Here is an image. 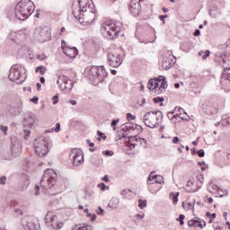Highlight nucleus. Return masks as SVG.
<instances>
[{"label":"nucleus","mask_w":230,"mask_h":230,"mask_svg":"<svg viewBox=\"0 0 230 230\" xmlns=\"http://www.w3.org/2000/svg\"><path fill=\"white\" fill-rule=\"evenodd\" d=\"M35 12V4L31 0H22L14 8V15L18 21H26Z\"/></svg>","instance_id":"obj_1"},{"label":"nucleus","mask_w":230,"mask_h":230,"mask_svg":"<svg viewBox=\"0 0 230 230\" xmlns=\"http://www.w3.org/2000/svg\"><path fill=\"white\" fill-rule=\"evenodd\" d=\"M87 78L93 84V85H98L103 84L107 80L109 73L105 70L103 66H93L86 68Z\"/></svg>","instance_id":"obj_2"},{"label":"nucleus","mask_w":230,"mask_h":230,"mask_svg":"<svg viewBox=\"0 0 230 230\" xmlns=\"http://www.w3.org/2000/svg\"><path fill=\"white\" fill-rule=\"evenodd\" d=\"M123 30V24L121 22H105L102 25V35L106 37L109 40H112L116 39V37H119V33Z\"/></svg>","instance_id":"obj_3"},{"label":"nucleus","mask_w":230,"mask_h":230,"mask_svg":"<svg viewBox=\"0 0 230 230\" xmlns=\"http://www.w3.org/2000/svg\"><path fill=\"white\" fill-rule=\"evenodd\" d=\"M78 8H74L72 13L75 19H84L86 22H93L94 19H96V13L90 10L89 5L86 3L82 2V0H78Z\"/></svg>","instance_id":"obj_4"},{"label":"nucleus","mask_w":230,"mask_h":230,"mask_svg":"<svg viewBox=\"0 0 230 230\" xmlns=\"http://www.w3.org/2000/svg\"><path fill=\"white\" fill-rule=\"evenodd\" d=\"M8 78L11 82H14L18 85H22L26 82V78H28V74L26 73V67L22 65H13Z\"/></svg>","instance_id":"obj_5"},{"label":"nucleus","mask_w":230,"mask_h":230,"mask_svg":"<svg viewBox=\"0 0 230 230\" xmlns=\"http://www.w3.org/2000/svg\"><path fill=\"white\" fill-rule=\"evenodd\" d=\"M168 88L166 77L160 75L158 78L150 79L147 84V89L154 94H163Z\"/></svg>","instance_id":"obj_6"},{"label":"nucleus","mask_w":230,"mask_h":230,"mask_svg":"<svg viewBox=\"0 0 230 230\" xmlns=\"http://www.w3.org/2000/svg\"><path fill=\"white\" fill-rule=\"evenodd\" d=\"M51 141L48 137H39L34 140V148L39 157H46L49 154Z\"/></svg>","instance_id":"obj_7"},{"label":"nucleus","mask_w":230,"mask_h":230,"mask_svg":"<svg viewBox=\"0 0 230 230\" xmlns=\"http://www.w3.org/2000/svg\"><path fill=\"white\" fill-rule=\"evenodd\" d=\"M144 124L149 128H156L163 122V112L161 111H149L144 115Z\"/></svg>","instance_id":"obj_8"},{"label":"nucleus","mask_w":230,"mask_h":230,"mask_svg":"<svg viewBox=\"0 0 230 230\" xmlns=\"http://www.w3.org/2000/svg\"><path fill=\"white\" fill-rule=\"evenodd\" d=\"M57 172L53 169H47L44 172L43 177L40 181V186L43 190H50L57 184Z\"/></svg>","instance_id":"obj_9"},{"label":"nucleus","mask_w":230,"mask_h":230,"mask_svg":"<svg viewBox=\"0 0 230 230\" xmlns=\"http://www.w3.org/2000/svg\"><path fill=\"white\" fill-rule=\"evenodd\" d=\"M45 222L50 224L52 229L58 230L64 227V222L60 220L58 215L55 212L49 211L45 217Z\"/></svg>","instance_id":"obj_10"},{"label":"nucleus","mask_w":230,"mask_h":230,"mask_svg":"<svg viewBox=\"0 0 230 230\" xmlns=\"http://www.w3.org/2000/svg\"><path fill=\"white\" fill-rule=\"evenodd\" d=\"M34 37L39 42L51 40V30L49 27H38L34 31Z\"/></svg>","instance_id":"obj_11"},{"label":"nucleus","mask_w":230,"mask_h":230,"mask_svg":"<svg viewBox=\"0 0 230 230\" xmlns=\"http://www.w3.org/2000/svg\"><path fill=\"white\" fill-rule=\"evenodd\" d=\"M57 84L60 91H66V93H69V91L73 89V81L66 75H59L58 77Z\"/></svg>","instance_id":"obj_12"},{"label":"nucleus","mask_w":230,"mask_h":230,"mask_svg":"<svg viewBox=\"0 0 230 230\" xmlns=\"http://www.w3.org/2000/svg\"><path fill=\"white\" fill-rule=\"evenodd\" d=\"M70 161L73 163V166H80L84 163V151L81 149H73L69 155Z\"/></svg>","instance_id":"obj_13"},{"label":"nucleus","mask_w":230,"mask_h":230,"mask_svg":"<svg viewBox=\"0 0 230 230\" xmlns=\"http://www.w3.org/2000/svg\"><path fill=\"white\" fill-rule=\"evenodd\" d=\"M7 111L11 116H19L22 112V100L17 99L15 102L8 107Z\"/></svg>","instance_id":"obj_14"},{"label":"nucleus","mask_w":230,"mask_h":230,"mask_svg":"<svg viewBox=\"0 0 230 230\" xmlns=\"http://www.w3.org/2000/svg\"><path fill=\"white\" fill-rule=\"evenodd\" d=\"M22 226L25 230H40V226L37 225V221L31 217H25L22 219Z\"/></svg>","instance_id":"obj_15"},{"label":"nucleus","mask_w":230,"mask_h":230,"mask_svg":"<svg viewBox=\"0 0 230 230\" xmlns=\"http://www.w3.org/2000/svg\"><path fill=\"white\" fill-rule=\"evenodd\" d=\"M129 10L134 17H137L141 13V0H131Z\"/></svg>","instance_id":"obj_16"},{"label":"nucleus","mask_w":230,"mask_h":230,"mask_svg":"<svg viewBox=\"0 0 230 230\" xmlns=\"http://www.w3.org/2000/svg\"><path fill=\"white\" fill-rule=\"evenodd\" d=\"M64 46H66V41L62 40L61 48L66 57H69L70 58H76V57H78V49L76 48L73 47L65 49Z\"/></svg>","instance_id":"obj_17"},{"label":"nucleus","mask_w":230,"mask_h":230,"mask_svg":"<svg viewBox=\"0 0 230 230\" xmlns=\"http://www.w3.org/2000/svg\"><path fill=\"white\" fill-rule=\"evenodd\" d=\"M157 175H154V172H151L147 178V188L148 190L150 191V193H152L153 195H155V193H157L159 191V190H161V188H157V190H154V184H155V177Z\"/></svg>","instance_id":"obj_18"},{"label":"nucleus","mask_w":230,"mask_h":230,"mask_svg":"<svg viewBox=\"0 0 230 230\" xmlns=\"http://www.w3.org/2000/svg\"><path fill=\"white\" fill-rule=\"evenodd\" d=\"M189 227H199L200 229H204L206 227V221L200 218H194L188 221Z\"/></svg>","instance_id":"obj_19"},{"label":"nucleus","mask_w":230,"mask_h":230,"mask_svg":"<svg viewBox=\"0 0 230 230\" xmlns=\"http://www.w3.org/2000/svg\"><path fill=\"white\" fill-rule=\"evenodd\" d=\"M18 55L22 58H33V52L28 47H22L18 51Z\"/></svg>","instance_id":"obj_20"},{"label":"nucleus","mask_w":230,"mask_h":230,"mask_svg":"<svg viewBox=\"0 0 230 230\" xmlns=\"http://www.w3.org/2000/svg\"><path fill=\"white\" fill-rule=\"evenodd\" d=\"M35 125V114L29 113L25 116L23 119V126L31 128Z\"/></svg>","instance_id":"obj_21"},{"label":"nucleus","mask_w":230,"mask_h":230,"mask_svg":"<svg viewBox=\"0 0 230 230\" xmlns=\"http://www.w3.org/2000/svg\"><path fill=\"white\" fill-rule=\"evenodd\" d=\"M11 150L14 157H19V155H21L22 152V146H21V143L18 141L12 145Z\"/></svg>","instance_id":"obj_22"},{"label":"nucleus","mask_w":230,"mask_h":230,"mask_svg":"<svg viewBox=\"0 0 230 230\" xmlns=\"http://www.w3.org/2000/svg\"><path fill=\"white\" fill-rule=\"evenodd\" d=\"M176 60L177 59H175L173 61V59H172V58L163 59V61H162L163 69H165V70L171 69L175 65Z\"/></svg>","instance_id":"obj_23"},{"label":"nucleus","mask_w":230,"mask_h":230,"mask_svg":"<svg viewBox=\"0 0 230 230\" xmlns=\"http://www.w3.org/2000/svg\"><path fill=\"white\" fill-rule=\"evenodd\" d=\"M108 208H111V209H118V208H119V198L112 197L109 201Z\"/></svg>","instance_id":"obj_24"},{"label":"nucleus","mask_w":230,"mask_h":230,"mask_svg":"<svg viewBox=\"0 0 230 230\" xmlns=\"http://www.w3.org/2000/svg\"><path fill=\"white\" fill-rule=\"evenodd\" d=\"M108 64L111 67H119L123 64V59L121 58H110L108 59Z\"/></svg>","instance_id":"obj_25"},{"label":"nucleus","mask_w":230,"mask_h":230,"mask_svg":"<svg viewBox=\"0 0 230 230\" xmlns=\"http://www.w3.org/2000/svg\"><path fill=\"white\" fill-rule=\"evenodd\" d=\"M129 141H131V143L133 141H137L139 143L140 146H143V148H146V139L145 138H141V137H129Z\"/></svg>","instance_id":"obj_26"},{"label":"nucleus","mask_w":230,"mask_h":230,"mask_svg":"<svg viewBox=\"0 0 230 230\" xmlns=\"http://www.w3.org/2000/svg\"><path fill=\"white\" fill-rule=\"evenodd\" d=\"M133 128L134 124L132 122H128L121 126V130H123V132H130Z\"/></svg>","instance_id":"obj_27"},{"label":"nucleus","mask_w":230,"mask_h":230,"mask_svg":"<svg viewBox=\"0 0 230 230\" xmlns=\"http://www.w3.org/2000/svg\"><path fill=\"white\" fill-rule=\"evenodd\" d=\"M139 142L138 141H130V137H128V140L126 144V146L128 148H129V150H134V148H136V146H138Z\"/></svg>","instance_id":"obj_28"},{"label":"nucleus","mask_w":230,"mask_h":230,"mask_svg":"<svg viewBox=\"0 0 230 230\" xmlns=\"http://www.w3.org/2000/svg\"><path fill=\"white\" fill-rule=\"evenodd\" d=\"M208 15H210V17H213L214 19H217L218 15H222V11H220L219 9H210L208 12Z\"/></svg>","instance_id":"obj_29"},{"label":"nucleus","mask_w":230,"mask_h":230,"mask_svg":"<svg viewBox=\"0 0 230 230\" xmlns=\"http://www.w3.org/2000/svg\"><path fill=\"white\" fill-rule=\"evenodd\" d=\"M208 190L209 193H217V191H220V188L217 186L215 183H209L208 185Z\"/></svg>","instance_id":"obj_30"},{"label":"nucleus","mask_w":230,"mask_h":230,"mask_svg":"<svg viewBox=\"0 0 230 230\" xmlns=\"http://www.w3.org/2000/svg\"><path fill=\"white\" fill-rule=\"evenodd\" d=\"M170 199L172 200V204L175 206L179 202V192H171Z\"/></svg>","instance_id":"obj_31"},{"label":"nucleus","mask_w":230,"mask_h":230,"mask_svg":"<svg viewBox=\"0 0 230 230\" xmlns=\"http://www.w3.org/2000/svg\"><path fill=\"white\" fill-rule=\"evenodd\" d=\"M182 208L185 211H190L191 209H194L193 204H191L188 201H183L182 202Z\"/></svg>","instance_id":"obj_32"},{"label":"nucleus","mask_w":230,"mask_h":230,"mask_svg":"<svg viewBox=\"0 0 230 230\" xmlns=\"http://www.w3.org/2000/svg\"><path fill=\"white\" fill-rule=\"evenodd\" d=\"M153 102L154 103H160V107H163L164 105V103H163V102H164V97H155Z\"/></svg>","instance_id":"obj_33"},{"label":"nucleus","mask_w":230,"mask_h":230,"mask_svg":"<svg viewBox=\"0 0 230 230\" xmlns=\"http://www.w3.org/2000/svg\"><path fill=\"white\" fill-rule=\"evenodd\" d=\"M35 73H40V75H44L46 73V67H44L43 66H40L36 67Z\"/></svg>","instance_id":"obj_34"},{"label":"nucleus","mask_w":230,"mask_h":230,"mask_svg":"<svg viewBox=\"0 0 230 230\" xmlns=\"http://www.w3.org/2000/svg\"><path fill=\"white\" fill-rule=\"evenodd\" d=\"M45 132H60V123H57L56 128H52L49 130H46Z\"/></svg>","instance_id":"obj_35"},{"label":"nucleus","mask_w":230,"mask_h":230,"mask_svg":"<svg viewBox=\"0 0 230 230\" xmlns=\"http://www.w3.org/2000/svg\"><path fill=\"white\" fill-rule=\"evenodd\" d=\"M146 206V199H138V208L139 209H145V207Z\"/></svg>","instance_id":"obj_36"},{"label":"nucleus","mask_w":230,"mask_h":230,"mask_svg":"<svg viewBox=\"0 0 230 230\" xmlns=\"http://www.w3.org/2000/svg\"><path fill=\"white\" fill-rule=\"evenodd\" d=\"M84 213H87L88 217H91V220H93V222H94V220H96V214L89 213V208H84Z\"/></svg>","instance_id":"obj_37"},{"label":"nucleus","mask_w":230,"mask_h":230,"mask_svg":"<svg viewBox=\"0 0 230 230\" xmlns=\"http://www.w3.org/2000/svg\"><path fill=\"white\" fill-rule=\"evenodd\" d=\"M162 182H164L163 176L156 175V177L155 178V184H161Z\"/></svg>","instance_id":"obj_38"},{"label":"nucleus","mask_w":230,"mask_h":230,"mask_svg":"<svg viewBox=\"0 0 230 230\" xmlns=\"http://www.w3.org/2000/svg\"><path fill=\"white\" fill-rule=\"evenodd\" d=\"M97 136H99L97 137L98 141H102V139H106L107 138V136H105V134L102 133V131H97Z\"/></svg>","instance_id":"obj_39"},{"label":"nucleus","mask_w":230,"mask_h":230,"mask_svg":"<svg viewBox=\"0 0 230 230\" xmlns=\"http://www.w3.org/2000/svg\"><path fill=\"white\" fill-rule=\"evenodd\" d=\"M184 218H186V217L184 215L181 214L179 216V218L176 219L180 222V226H184Z\"/></svg>","instance_id":"obj_40"},{"label":"nucleus","mask_w":230,"mask_h":230,"mask_svg":"<svg viewBox=\"0 0 230 230\" xmlns=\"http://www.w3.org/2000/svg\"><path fill=\"white\" fill-rule=\"evenodd\" d=\"M59 94L56 93L55 96L52 97V103L53 105H57V103H58V98H59Z\"/></svg>","instance_id":"obj_41"},{"label":"nucleus","mask_w":230,"mask_h":230,"mask_svg":"<svg viewBox=\"0 0 230 230\" xmlns=\"http://www.w3.org/2000/svg\"><path fill=\"white\" fill-rule=\"evenodd\" d=\"M35 192L34 195L35 197H39L40 195V187L39 185H36L34 187Z\"/></svg>","instance_id":"obj_42"},{"label":"nucleus","mask_w":230,"mask_h":230,"mask_svg":"<svg viewBox=\"0 0 230 230\" xmlns=\"http://www.w3.org/2000/svg\"><path fill=\"white\" fill-rule=\"evenodd\" d=\"M23 132H24V136H23V137H24V139H28V137H30V134H31V130H30V129H24L23 130Z\"/></svg>","instance_id":"obj_43"},{"label":"nucleus","mask_w":230,"mask_h":230,"mask_svg":"<svg viewBox=\"0 0 230 230\" xmlns=\"http://www.w3.org/2000/svg\"><path fill=\"white\" fill-rule=\"evenodd\" d=\"M102 155L111 157V155H114V152L107 150V151H103Z\"/></svg>","instance_id":"obj_44"},{"label":"nucleus","mask_w":230,"mask_h":230,"mask_svg":"<svg viewBox=\"0 0 230 230\" xmlns=\"http://www.w3.org/2000/svg\"><path fill=\"white\" fill-rule=\"evenodd\" d=\"M98 188H100V190H102V191H105L107 185H105V183H103V182H101L98 184Z\"/></svg>","instance_id":"obj_45"},{"label":"nucleus","mask_w":230,"mask_h":230,"mask_svg":"<svg viewBox=\"0 0 230 230\" xmlns=\"http://www.w3.org/2000/svg\"><path fill=\"white\" fill-rule=\"evenodd\" d=\"M217 57L219 58H230V54H217Z\"/></svg>","instance_id":"obj_46"},{"label":"nucleus","mask_w":230,"mask_h":230,"mask_svg":"<svg viewBox=\"0 0 230 230\" xmlns=\"http://www.w3.org/2000/svg\"><path fill=\"white\" fill-rule=\"evenodd\" d=\"M0 130H2L3 133L6 136V133L8 132V127L7 126H0Z\"/></svg>","instance_id":"obj_47"},{"label":"nucleus","mask_w":230,"mask_h":230,"mask_svg":"<svg viewBox=\"0 0 230 230\" xmlns=\"http://www.w3.org/2000/svg\"><path fill=\"white\" fill-rule=\"evenodd\" d=\"M0 184H2L3 186L6 184V176L0 177Z\"/></svg>","instance_id":"obj_48"},{"label":"nucleus","mask_w":230,"mask_h":230,"mask_svg":"<svg viewBox=\"0 0 230 230\" xmlns=\"http://www.w3.org/2000/svg\"><path fill=\"white\" fill-rule=\"evenodd\" d=\"M206 217H208V218H217V214L215 213L211 214L209 212H207Z\"/></svg>","instance_id":"obj_49"},{"label":"nucleus","mask_w":230,"mask_h":230,"mask_svg":"<svg viewBox=\"0 0 230 230\" xmlns=\"http://www.w3.org/2000/svg\"><path fill=\"white\" fill-rule=\"evenodd\" d=\"M135 218H137V220H143V218H145V214H137L135 215Z\"/></svg>","instance_id":"obj_50"},{"label":"nucleus","mask_w":230,"mask_h":230,"mask_svg":"<svg viewBox=\"0 0 230 230\" xmlns=\"http://www.w3.org/2000/svg\"><path fill=\"white\" fill-rule=\"evenodd\" d=\"M222 125H230V118L223 119Z\"/></svg>","instance_id":"obj_51"},{"label":"nucleus","mask_w":230,"mask_h":230,"mask_svg":"<svg viewBox=\"0 0 230 230\" xmlns=\"http://www.w3.org/2000/svg\"><path fill=\"white\" fill-rule=\"evenodd\" d=\"M135 118H136V116H133L132 113H128L127 114L128 121H132V119H134Z\"/></svg>","instance_id":"obj_52"},{"label":"nucleus","mask_w":230,"mask_h":230,"mask_svg":"<svg viewBox=\"0 0 230 230\" xmlns=\"http://www.w3.org/2000/svg\"><path fill=\"white\" fill-rule=\"evenodd\" d=\"M199 157H204L206 155V153L204 152V149H200L198 151Z\"/></svg>","instance_id":"obj_53"},{"label":"nucleus","mask_w":230,"mask_h":230,"mask_svg":"<svg viewBox=\"0 0 230 230\" xmlns=\"http://www.w3.org/2000/svg\"><path fill=\"white\" fill-rule=\"evenodd\" d=\"M179 141H181V140L179 139V137H174L172 138V142L173 143V145L179 144Z\"/></svg>","instance_id":"obj_54"},{"label":"nucleus","mask_w":230,"mask_h":230,"mask_svg":"<svg viewBox=\"0 0 230 230\" xmlns=\"http://www.w3.org/2000/svg\"><path fill=\"white\" fill-rule=\"evenodd\" d=\"M209 55H211V52L209 50H206L204 52V55L202 56V58H208V57H209Z\"/></svg>","instance_id":"obj_55"},{"label":"nucleus","mask_w":230,"mask_h":230,"mask_svg":"<svg viewBox=\"0 0 230 230\" xmlns=\"http://www.w3.org/2000/svg\"><path fill=\"white\" fill-rule=\"evenodd\" d=\"M31 102H32V103H39V97L34 96L33 98L31 99Z\"/></svg>","instance_id":"obj_56"},{"label":"nucleus","mask_w":230,"mask_h":230,"mask_svg":"<svg viewBox=\"0 0 230 230\" xmlns=\"http://www.w3.org/2000/svg\"><path fill=\"white\" fill-rule=\"evenodd\" d=\"M119 123V119H114L111 121V127H116Z\"/></svg>","instance_id":"obj_57"},{"label":"nucleus","mask_w":230,"mask_h":230,"mask_svg":"<svg viewBox=\"0 0 230 230\" xmlns=\"http://www.w3.org/2000/svg\"><path fill=\"white\" fill-rule=\"evenodd\" d=\"M167 17H168V14H164V15H160L159 16V19H160V21H163V22H164V19H167Z\"/></svg>","instance_id":"obj_58"},{"label":"nucleus","mask_w":230,"mask_h":230,"mask_svg":"<svg viewBox=\"0 0 230 230\" xmlns=\"http://www.w3.org/2000/svg\"><path fill=\"white\" fill-rule=\"evenodd\" d=\"M167 118H169V119H171L172 121H173V112H168V113H167Z\"/></svg>","instance_id":"obj_59"},{"label":"nucleus","mask_w":230,"mask_h":230,"mask_svg":"<svg viewBox=\"0 0 230 230\" xmlns=\"http://www.w3.org/2000/svg\"><path fill=\"white\" fill-rule=\"evenodd\" d=\"M205 201L207 202V204H213V198H207Z\"/></svg>","instance_id":"obj_60"},{"label":"nucleus","mask_w":230,"mask_h":230,"mask_svg":"<svg viewBox=\"0 0 230 230\" xmlns=\"http://www.w3.org/2000/svg\"><path fill=\"white\" fill-rule=\"evenodd\" d=\"M128 191H130V190H123L122 191H121V195H122V197H127V193H128Z\"/></svg>","instance_id":"obj_61"},{"label":"nucleus","mask_w":230,"mask_h":230,"mask_svg":"<svg viewBox=\"0 0 230 230\" xmlns=\"http://www.w3.org/2000/svg\"><path fill=\"white\" fill-rule=\"evenodd\" d=\"M200 35V30L196 29L194 31V37H199Z\"/></svg>","instance_id":"obj_62"},{"label":"nucleus","mask_w":230,"mask_h":230,"mask_svg":"<svg viewBox=\"0 0 230 230\" xmlns=\"http://www.w3.org/2000/svg\"><path fill=\"white\" fill-rule=\"evenodd\" d=\"M75 230H89V229H87V226H76Z\"/></svg>","instance_id":"obj_63"},{"label":"nucleus","mask_w":230,"mask_h":230,"mask_svg":"<svg viewBox=\"0 0 230 230\" xmlns=\"http://www.w3.org/2000/svg\"><path fill=\"white\" fill-rule=\"evenodd\" d=\"M97 214L98 215H103V208H102L101 207L98 208V210H97Z\"/></svg>","instance_id":"obj_64"}]
</instances>
